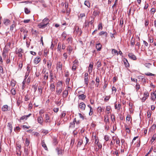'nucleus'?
I'll return each mask as SVG.
<instances>
[{"label": "nucleus", "mask_w": 156, "mask_h": 156, "mask_svg": "<svg viewBox=\"0 0 156 156\" xmlns=\"http://www.w3.org/2000/svg\"><path fill=\"white\" fill-rule=\"evenodd\" d=\"M129 58L133 60H136V56L133 53H130L128 55Z\"/></svg>", "instance_id": "nucleus-10"}, {"label": "nucleus", "mask_w": 156, "mask_h": 156, "mask_svg": "<svg viewBox=\"0 0 156 156\" xmlns=\"http://www.w3.org/2000/svg\"><path fill=\"white\" fill-rule=\"evenodd\" d=\"M43 88L41 86H39L38 87V94L41 95L42 93V90Z\"/></svg>", "instance_id": "nucleus-19"}, {"label": "nucleus", "mask_w": 156, "mask_h": 156, "mask_svg": "<svg viewBox=\"0 0 156 156\" xmlns=\"http://www.w3.org/2000/svg\"><path fill=\"white\" fill-rule=\"evenodd\" d=\"M45 122L46 123L50 122V120L49 116L48 114H46L45 117Z\"/></svg>", "instance_id": "nucleus-13"}, {"label": "nucleus", "mask_w": 156, "mask_h": 156, "mask_svg": "<svg viewBox=\"0 0 156 156\" xmlns=\"http://www.w3.org/2000/svg\"><path fill=\"white\" fill-rule=\"evenodd\" d=\"M8 53V50L6 48H4L3 49L2 55L4 58H5Z\"/></svg>", "instance_id": "nucleus-9"}, {"label": "nucleus", "mask_w": 156, "mask_h": 156, "mask_svg": "<svg viewBox=\"0 0 156 156\" xmlns=\"http://www.w3.org/2000/svg\"><path fill=\"white\" fill-rule=\"evenodd\" d=\"M58 142L57 139L55 137L53 138V144L54 145H56L57 144Z\"/></svg>", "instance_id": "nucleus-36"}, {"label": "nucleus", "mask_w": 156, "mask_h": 156, "mask_svg": "<svg viewBox=\"0 0 156 156\" xmlns=\"http://www.w3.org/2000/svg\"><path fill=\"white\" fill-rule=\"evenodd\" d=\"M30 65L28 64L27 67V72H28L30 73Z\"/></svg>", "instance_id": "nucleus-52"}, {"label": "nucleus", "mask_w": 156, "mask_h": 156, "mask_svg": "<svg viewBox=\"0 0 156 156\" xmlns=\"http://www.w3.org/2000/svg\"><path fill=\"white\" fill-rule=\"evenodd\" d=\"M151 65V64L149 63H146L145 64V66L147 67L148 68H149L150 67Z\"/></svg>", "instance_id": "nucleus-61"}, {"label": "nucleus", "mask_w": 156, "mask_h": 156, "mask_svg": "<svg viewBox=\"0 0 156 156\" xmlns=\"http://www.w3.org/2000/svg\"><path fill=\"white\" fill-rule=\"evenodd\" d=\"M140 85L137 83L136 85V91H137L140 89Z\"/></svg>", "instance_id": "nucleus-59"}, {"label": "nucleus", "mask_w": 156, "mask_h": 156, "mask_svg": "<svg viewBox=\"0 0 156 156\" xmlns=\"http://www.w3.org/2000/svg\"><path fill=\"white\" fill-rule=\"evenodd\" d=\"M24 12L26 14H28L30 13V11L27 8H24Z\"/></svg>", "instance_id": "nucleus-46"}, {"label": "nucleus", "mask_w": 156, "mask_h": 156, "mask_svg": "<svg viewBox=\"0 0 156 156\" xmlns=\"http://www.w3.org/2000/svg\"><path fill=\"white\" fill-rule=\"evenodd\" d=\"M42 133L44 135H45L48 133V131L46 130L43 129L42 131Z\"/></svg>", "instance_id": "nucleus-50"}, {"label": "nucleus", "mask_w": 156, "mask_h": 156, "mask_svg": "<svg viewBox=\"0 0 156 156\" xmlns=\"http://www.w3.org/2000/svg\"><path fill=\"white\" fill-rule=\"evenodd\" d=\"M88 106L90 108V112L89 113V115H92L93 114V109L92 108L91 106H90V105H88Z\"/></svg>", "instance_id": "nucleus-39"}, {"label": "nucleus", "mask_w": 156, "mask_h": 156, "mask_svg": "<svg viewBox=\"0 0 156 156\" xmlns=\"http://www.w3.org/2000/svg\"><path fill=\"white\" fill-rule=\"evenodd\" d=\"M79 107L82 110H84L85 109L86 105L83 102H82L80 104Z\"/></svg>", "instance_id": "nucleus-11"}, {"label": "nucleus", "mask_w": 156, "mask_h": 156, "mask_svg": "<svg viewBox=\"0 0 156 156\" xmlns=\"http://www.w3.org/2000/svg\"><path fill=\"white\" fill-rule=\"evenodd\" d=\"M16 26V25L14 23H14L12 24L10 26V30L12 31L14 28Z\"/></svg>", "instance_id": "nucleus-45"}, {"label": "nucleus", "mask_w": 156, "mask_h": 156, "mask_svg": "<svg viewBox=\"0 0 156 156\" xmlns=\"http://www.w3.org/2000/svg\"><path fill=\"white\" fill-rule=\"evenodd\" d=\"M105 34V36L106 37L107 36V33L106 32H104V31H101L99 33V35H103Z\"/></svg>", "instance_id": "nucleus-47"}, {"label": "nucleus", "mask_w": 156, "mask_h": 156, "mask_svg": "<svg viewBox=\"0 0 156 156\" xmlns=\"http://www.w3.org/2000/svg\"><path fill=\"white\" fill-rule=\"evenodd\" d=\"M72 49V48L71 46L69 45L68 46L67 51L69 52V55L71 54Z\"/></svg>", "instance_id": "nucleus-31"}, {"label": "nucleus", "mask_w": 156, "mask_h": 156, "mask_svg": "<svg viewBox=\"0 0 156 156\" xmlns=\"http://www.w3.org/2000/svg\"><path fill=\"white\" fill-rule=\"evenodd\" d=\"M121 105L119 104L117 105L116 103H115V109H117L118 110H119L120 109Z\"/></svg>", "instance_id": "nucleus-22"}, {"label": "nucleus", "mask_w": 156, "mask_h": 156, "mask_svg": "<svg viewBox=\"0 0 156 156\" xmlns=\"http://www.w3.org/2000/svg\"><path fill=\"white\" fill-rule=\"evenodd\" d=\"M56 150L58 154V155H60L62 154V151L61 149L58 148H57Z\"/></svg>", "instance_id": "nucleus-21"}, {"label": "nucleus", "mask_w": 156, "mask_h": 156, "mask_svg": "<svg viewBox=\"0 0 156 156\" xmlns=\"http://www.w3.org/2000/svg\"><path fill=\"white\" fill-rule=\"evenodd\" d=\"M11 93L13 95H15L16 94V90L14 88H12L11 90Z\"/></svg>", "instance_id": "nucleus-41"}, {"label": "nucleus", "mask_w": 156, "mask_h": 156, "mask_svg": "<svg viewBox=\"0 0 156 156\" xmlns=\"http://www.w3.org/2000/svg\"><path fill=\"white\" fill-rule=\"evenodd\" d=\"M70 80V79L69 78H66V84L67 85H69Z\"/></svg>", "instance_id": "nucleus-56"}, {"label": "nucleus", "mask_w": 156, "mask_h": 156, "mask_svg": "<svg viewBox=\"0 0 156 156\" xmlns=\"http://www.w3.org/2000/svg\"><path fill=\"white\" fill-rule=\"evenodd\" d=\"M63 9H62L61 11V12L64 13L66 11L67 13H68L69 12V11L67 9V8L68 7V4L67 2H65V3H62Z\"/></svg>", "instance_id": "nucleus-2"}, {"label": "nucleus", "mask_w": 156, "mask_h": 156, "mask_svg": "<svg viewBox=\"0 0 156 156\" xmlns=\"http://www.w3.org/2000/svg\"><path fill=\"white\" fill-rule=\"evenodd\" d=\"M41 61V58L39 57H37L34 60V62L35 64H37Z\"/></svg>", "instance_id": "nucleus-14"}, {"label": "nucleus", "mask_w": 156, "mask_h": 156, "mask_svg": "<svg viewBox=\"0 0 156 156\" xmlns=\"http://www.w3.org/2000/svg\"><path fill=\"white\" fill-rule=\"evenodd\" d=\"M112 53L113 54L114 53V54L115 55H119L118 51L115 49H112Z\"/></svg>", "instance_id": "nucleus-40"}, {"label": "nucleus", "mask_w": 156, "mask_h": 156, "mask_svg": "<svg viewBox=\"0 0 156 156\" xmlns=\"http://www.w3.org/2000/svg\"><path fill=\"white\" fill-rule=\"evenodd\" d=\"M104 121L105 122L106 124H107V123L109 122V118L108 116V115H105L104 116Z\"/></svg>", "instance_id": "nucleus-24"}, {"label": "nucleus", "mask_w": 156, "mask_h": 156, "mask_svg": "<svg viewBox=\"0 0 156 156\" xmlns=\"http://www.w3.org/2000/svg\"><path fill=\"white\" fill-rule=\"evenodd\" d=\"M68 90H65L63 92L62 96L63 98H66L68 96Z\"/></svg>", "instance_id": "nucleus-17"}, {"label": "nucleus", "mask_w": 156, "mask_h": 156, "mask_svg": "<svg viewBox=\"0 0 156 156\" xmlns=\"http://www.w3.org/2000/svg\"><path fill=\"white\" fill-rule=\"evenodd\" d=\"M48 72L45 73L44 76V79L45 80H46L48 79Z\"/></svg>", "instance_id": "nucleus-35"}, {"label": "nucleus", "mask_w": 156, "mask_h": 156, "mask_svg": "<svg viewBox=\"0 0 156 156\" xmlns=\"http://www.w3.org/2000/svg\"><path fill=\"white\" fill-rule=\"evenodd\" d=\"M16 81L13 80L11 81V86L12 87H14L16 85Z\"/></svg>", "instance_id": "nucleus-44"}, {"label": "nucleus", "mask_w": 156, "mask_h": 156, "mask_svg": "<svg viewBox=\"0 0 156 156\" xmlns=\"http://www.w3.org/2000/svg\"><path fill=\"white\" fill-rule=\"evenodd\" d=\"M89 24H90V23H89V22H85L84 23V26L85 27H89Z\"/></svg>", "instance_id": "nucleus-62"}, {"label": "nucleus", "mask_w": 156, "mask_h": 156, "mask_svg": "<svg viewBox=\"0 0 156 156\" xmlns=\"http://www.w3.org/2000/svg\"><path fill=\"white\" fill-rule=\"evenodd\" d=\"M84 4L88 8H90V2L89 1H85L84 2Z\"/></svg>", "instance_id": "nucleus-32"}, {"label": "nucleus", "mask_w": 156, "mask_h": 156, "mask_svg": "<svg viewBox=\"0 0 156 156\" xmlns=\"http://www.w3.org/2000/svg\"><path fill=\"white\" fill-rule=\"evenodd\" d=\"M144 96L141 99L142 101L143 102H144L146 100L148 97L149 94L147 91H145L144 92Z\"/></svg>", "instance_id": "nucleus-5"}, {"label": "nucleus", "mask_w": 156, "mask_h": 156, "mask_svg": "<svg viewBox=\"0 0 156 156\" xmlns=\"http://www.w3.org/2000/svg\"><path fill=\"white\" fill-rule=\"evenodd\" d=\"M94 19L93 16H90L89 18V23H90L91 25L93 24V23L94 22Z\"/></svg>", "instance_id": "nucleus-18"}, {"label": "nucleus", "mask_w": 156, "mask_h": 156, "mask_svg": "<svg viewBox=\"0 0 156 156\" xmlns=\"http://www.w3.org/2000/svg\"><path fill=\"white\" fill-rule=\"evenodd\" d=\"M100 13V11L99 9V8L98 5H96L94 8V11L93 12V15L96 16L99 15Z\"/></svg>", "instance_id": "nucleus-3"}, {"label": "nucleus", "mask_w": 156, "mask_h": 156, "mask_svg": "<svg viewBox=\"0 0 156 156\" xmlns=\"http://www.w3.org/2000/svg\"><path fill=\"white\" fill-rule=\"evenodd\" d=\"M77 66L73 65V66L72 67V69L73 70V71H75L77 68Z\"/></svg>", "instance_id": "nucleus-58"}, {"label": "nucleus", "mask_w": 156, "mask_h": 156, "mask_svg": "<svg viewBox=\"0 0 156 156\" xmlns=\"http://www.w3.org/2000/svg\"><path fill=\"white\" fill-rule=\"evenodd\" d=\"M63 64L60 62H57L56 64V69L57 71H61L62 69Z\"/></svg>", "instance_id": "nucleus-4"}, {"label": "nucleus", "mask_w": 156, "mask_h": 156, "mask_svg": "<svg viewBox=\"0 0 156 156\" xmlns=\"http://www.w3.org/2000/svg\"><path fill=\"white\" fill-rule=\"evenodd\" d=\"M30 144V141L27 138L25 140V145L27 146H28Z\"/></svg>", "instance_id": "nucleus-49"}, {"label": "nucleus", "mask_w": 156, "mask_h": 156, "mask_svg": "<svg viewBox=\"0 0 156 156\" xmlns=\"http://www.w3.org/2000/svg\"><path fill=\"white\" fill-rule=\"evenodd\" d=\"M10 21L8 19H6L5 20L4 22V24L6 26L8 25L10 23Z\"/></svg>", "instance_id": "nucleus-43"}, {"label": "nucleus", "mask_w": 156, "mask_h": 156, "mask_svg": "<svg viewBox=\"0 0 156 156\" xmlns=\"http://www.w3.org/2000/svg\"><path fill=\"white\" fill-rule=\"evenodd\" d=\"M93 67V63H90L89 64L88 69V72L90 73H91L92 72Z\"/></svg>", "instance_id": "nucleus-12"}, {"label": "nucleus", "mask_w": 156, "mask_h": 156, "mask_svg": "<svg viewBox=\"0 0 156 156\" xmlns=\"http://www.w3.org/2000/svg\"><path fill=\"white\" fill-rule=\"evenodd\" d=\"M102 48V45L100 43H98L96 44V48L98 51H100Z\"/></svg>", "instance_id": "nucleus-15"}, {"label": "nucleus", "mask_w": 156, "mask_h": 156, "mask_svg": "<svg viewBox=\"0 0 156 156\" xmlns=\"http://www.w3.org/2000/svg\"><path fill=\"white\" fill-rule=\"evenodd\" d=\"M24 152V154L26 155H27L28 154V151L27 149L26 148H25Z\"/></svg>", "instance_id": "nucleus-55"}, {"label": "nucleus", "mask_w": 156, "mask_h": 156, "mask_svg": "<svg viewBox=\"0 0 156 156\" xmlns=\"http://www.w3.org/2000/svg\"><path fill=\"white\" fill-rule=\"evenodd\" d=\"M66 115V112L65 111L63 112L61 114V118L62 119L63 117H64Z\"/></svg>", "instance_id": "nucleus-53"}, {"label": "nucleus", "mask_w": 156, "mask_h": 156, "mask_svg": "<svg viewBox=\"0 0 156 156\" xmlns=\"http://www.w3.org/2000/svg\"><path fill=\"white\" fill-rule=\"evenodd\" d=\"M88 75L87 73H85L84 75V82L86 86L87 87L88 85Z\"/></svg>", "instance_id": "nucleus-7"}, {"label": "nucleus", "mask_w": 156, "mask_h": 156, "mask_svg": "<svg viewBox=\"0 0 156 156\" xmlns=\"http://www.w3.org/2000/svg\"><path fill=\"white\" fill-rule=\"evenodd\" d=\"M147 117L148 118H150L151 117V115L152 113V112L151 111L148 110L147 112Z\"/></svg>", "instance_id": "nucleus-33"}, {"label": "nucleus", "mask_w": 156, "mask_h": 156, "mask_svg": "<svg viewBox=\"0 0 156 156\" xmlns=\"http://www.w3.org/2000/svg\"><path fill=\"white\" fill-rule=\"evenodd\" d=\"M31 115V114H29V115H23L20 118V120H23L24 119L26 120L27 119V118L29 117Z\"/></svg>", "instance_id": "nucleus-20"}, {"label": "nucleus", "mask_w": 156, "mask_h": 156, "mask_svg": "<svg viewBox=\"0 0 156 156\" xmlns=\"http://www.w3.org/2000/svg\"><path fill=\"white\" fill-rule=\"evenodd\" d=\"M37 121L41 125H43V118L41 117H39L38 118Z\"/></svg>", "instance_id": "nucleus-25"}, {"label": "nucleus", "mask_w": 156, "mask_h": 156, "mask_svg": "<svg viewBox=\"0 0 156 156\" xmlns=\"http://www.w3.org/2000/svg\"><path fill=\"white\" fill-rule=\"evenodd\" d=\"M62 91V88H61L58 90V88H56V92L58 95H60Z\"/></svg>", "instance_id": "nucleus-38"}, {"label": "nucleus", "mask_w": 156, "mask_h": 156, "mask_svg": "<svg viewBox=\"0 0 156 156\" xmlns=\"http://www.w3.org/2000/svg\"><path fill=\"white\" fill-rule=\"evenodd\" d=\"M75 122H76V119L75 118L73 122H72L70 123L69 127V129H71L74 128L75 126Z\"/></svg>", "instance_id": "nucleus-8"}, {"label": "nucleus", "mask_w": 156, "mask_h": 156, "mask_svg": "<svg viewBox=\"0 0 156 156\" xmlns=\"http://www.w3.org/2000/svg\"><path fill=\"white\" fill-rule=\"evenodd\" d=\"M32 88L33 89V90L34 91V93H35L37 89V86H36L35 85H33V86Z\"/></svg>", "instance_id": "nucleus-54"}, {"label": "nucleus", "mask_w": 156, "mask_h": 156, "mask_svg": "<svg viewBox=\"0 0 156 156\" xmlns=\"http://www.w3.org/2000/svg\"><path fill=\"white\" fill-rule=\"evenodd\" d=\"M78 98L79 99L81 100H83L86 97V96L85 95H84L83 94H81L79 95L78 96Z\"/></svg>", "instance_id": "nucleus-23"}, {"label": "nucleus", "mask_w": 156, "mask_h": 156, "mask_svg": "<svg viewBox=\"0 0 156 156\" xmlns=\"http://www.w3.org/2000/svg\"><path fill=\"white\" fill-rule=\"evenodd\" d=\"M156 138V134H154L153 135L152 138V140L151 141L152 142L154 141L155 140Z\"/></svg>", "instance_id": "nucleus-60"}, {"label": "nucleus", "mask_w": 156, "mask_h": 156, "mask_svg": "<svg viewBox=\"0 0 156 156\" xmlns=\"http://www.w3.org/2000/svg\"><path fill=\"white\" fill-rule=\"evenodd\" d=\"M23 53V50L21 48H20L16 51V54L18 55V56L22 58V53Z\"/></svg>", "instance_id": "nucleus-6"}, {"label": "nucleus", "mask_w": 156, "mask_h": 156, "mask_svg": "<svg viewBox=\"0 0 156 156\" xmlns=\"http://www.w3.org/2000/svg\"><path fill=\"white\" fill-rule=\"evenodd\" d=\"M110 96H106L105 98V102L108 101L109 100V98H110Z\"/></svg>", "instance_id": "nucleus-64"}, {"label": "nucleus", "mask_w": 156, "mask_h": 156, "mask_svg": "<svg viewBox=\"0 0 156 156\" xmlns=\"http://www.w3.org/2000/svg\"><path fill=\"white\" fill-rule=\"evenodd\" d=\"M96 65L98 68H99L101 66V62L99 61H98L96 63Z\"/></svg>", "instance_id": "nucleus-57"}, {"label": "nucleus", "mask_w": 156, "mask_h": 156, "mask_svg": "<svg viewBox=\"0 0 156 156\" xmlns=\"http://www.w3.org/2000/svg\"><path fill=\"white\" fill-rule=\"evenodd\" d=\"M8 106L7 105H4L2 108V110L3 112H6L9 110Z\"/></svg>", "instance_id": "nucleus-16"}, {"label": "nucleus", "mask_w": 156, "mask_h": 156, "mask_svg": "<svg viewBox=\"0 0 156 156\" xmlns=\"http://www.w3.org/2000/svg\"><path fill=\"white\" fill-rule=\"evenodd\" d=\"M111 120L112 121V122H113V123H114V122H115V115L114 114H112L111 115Z\"/></svg>", "instance_id": "nucleus-37"}, {"label": "nucleus", "mask_w": 156, "mask_h": 156, "mask_svg": "<svg viewBox=\"0 0 156 156\" xmlns=\"http://www.w3.org/2000/svg\"><path fill=\"white\" fill-rule=\"evenodd\" d=\"M73 65H75L76 66H78V61L76 59L73 62Z\"/></svg>", "instance_id": "nucleus-63"}, {"label": "nucleus", "mask_w": 156, "mask_h": 156, "mask_svg": "<svg viewBox=\"0 0 156 156\" xmlns=\"http://www.w3.org/2000/svg\"><path fill=\"white\" fill-rule=\"evenodd\" d=\"M113 131H112L111 132L112 133H114V131H115L117 129V127L116 126V122H115L114 125L113 126Z\"/></svg>", "instance_id": "nucleus-51"}, {"label": "nucleus", "mask_w": 156, "mask_h": 156, "mask_svg": "<svg viewBox=\"0 0 156 156\" xmlns=\"http://www.w3.org/2000/svg\"><path fill=\"white\" fill-rule=\"evenodd\" d=\"M41 144L42 146L44 148L45 150H48V148L44 140H42Z\"/></svg>", "instance_id": "nucleus-26"}, {"label": "nucleus", "mask_w": 156, "mask_h": 156, "mask_svg": "<svg viewBox=\"0 0 156 156\" xmlns=\"http://www.w3.org/2000/svg\"><path fill=\"white\" fill-rule=\"evenodd\" d=\"M123 61L126 67H128L129 66V65L127 60L126 59H124Z\"/></svg>", "instance_id": "nucleus-30"}, {"label": "nucleus", "mask_w": 156, "mask_h": 156, "mask_svg": "<svg viewBox=\"0 0 156 156\" xmlns=\"http://www.w3.org/2000/svg\"><path fill=\"white\" fill-rule=\"evenodd\" d=\"M11 43H12L13 44L14 43V41H13V39H9V41L7 42L6 45L10 47L11 45Z\"/></svg>", "instance_id": "nucleus-34"}, {"label": "nucleus", "mask_w": 156, "mask_h": 156, "mask_svg": "<svg viewBox=\"0 0 156 156\" xmlns=\"http://www.w3.org/2000/svg\"><path fill=\"white\" fill-rule=\"evenodd\" d=\"M48 20H49L48 18H44L42 22L39 24L38 25L39 27L42 29L44 28L49 24Z\"/></svg>", "instance_id": "nucleus-1"}, {"label": "nucleus", "mask_w": 156, "mask_h": 156, "mask_svg": "<svg viewBox=\"0 0 156 156\" xmlns=\"http://www.w3.org/2000/svg\"><path fill=\"white\" fill-rule=\"evenodd\" d=\"M55 87L54 83H51L50 85V90L51 91H55Z\"/></svg>", "instance_id": "nucleus-28"}, {"label": "nucleus", "mask_w": 156, "mask_h": 156, "mask_svg": "<svg viewBox=\"0 0 156 156\" xmlns=\"http://www.w3.org/2000/svg\"><path fill=\"white\" fill-rule=\"evenodd\" d=\"M83 144V140L81 139H79L78 141V144L77 145V147H79L81 146Z\"/></svg>", "instance_id": "nucleus-29"}, {"label": "nucleus", "mask_w": 156, "mask_h": 156, "mask_svg": "<svg viewBox=\"0 0 156 156\" xmlns=\"http://www.w3.org/2000/svg\"><path fill=\"white\" fill-rule=\"evenodd\" d=\"M21 146L20 145L17 144L16 151H21Z\"/></svg>", "instance_id": "nucleus-48"}, {"label": "nucleus", "mask_w": 156, "mask_h": 156, "mask_svg": "<svg viewBox=\"0 0 156 156\" xmlns=\"http://www.w3.org/2000/svg\"><path fill=\"white\" fill-rule=\"evenodd\" d=\"M62 81H59L57 83L56 88H58V87H60L62 88Z\"/></svg>", "instance_id": "nucleus-27"}, {"label": "nucleus", "mask_w": 156, "mask_h": 156, "mask_svg": "<svg viewBox=\"0 0 156 156\" xmlns=\"http://www.w3.org/2000/svg\"><path fill=\"white\" fill-rule=\"evenodd\" d=\"M7 126L9 127V129L10 130V133H11L12 132V124L10 123H8Z\"/></svg>", "instance_id": "nucleus-42"}]
</instances>
